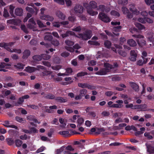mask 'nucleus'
Listing matches in <instances>:
<instances>
[{
  "label": "nucleus",
  "instance_id": "f257e3e1",
  "mask_svg": "<svg viewBox=\"0 0 154 154\" xmlns=\"http://www.w3.org/2000/svg\"><path fill=\"white\" fill-rule=\"evenodd\" d=\"M104 68L101 69L96 73L97 75H106L108 72H110L113 69L112 65L107 63H104Z\"/></svg>",
  "mask_w": 154,
  "mask_h": 154
},
{
  "label": "nucleus",
  "instance_id": "f03ea898",
  "mask_svg": "<svg viewBox=\"0 0 154 154\" xmlns=\"http://www.w3.org/2000/svg\"><path fill=\"white\" fill-rule=\"evenodd\" d=\"M132 36L133 37L137 38V41L138 45L140 47H143L146 45V42L143 39L144 38V36L143 35L140 34H133Z\"/></svg>",
  "mask_w": 154,
  "mask_h": 154
},
{
  "label": "nucleus",
  "instance_id": "7ed1b4c3",
  "mask_svg": "<svg viewBox=\"0 0 154 154\" xmlns=\"http://www.w3.org/2000/svg\"><path fill=\"white\" fill-rule=\"evenodd\" d=\"M92 32L90 30H87L82 33L78 34L80 38L85 40L90 39L92 36Z\"/></svg>",
  "mask_w": 154,
  "mask_h": 154
},
{
  "label": "nucleus",
  "instance_id": "20e7f679",
  "mask_svg": "<svg viewBox=\"0 0 154 154\" xmlns=\"http://www.w3.org/2000/svg\"><path fill=\"white\" fill-rule=\"evenodd\" d=\"M98 17L100 20L105 23L109 22L111 20L106 14L103 12H100L99 13Z\"/></svg>",
  "mask_w": 154,
  "mask_h": 154
},
{
  "label": "nucleus",
  "instance_id": "39448f33",
  "mask_svg": "<svg viewBox=\"0 0 154 154\" xmlns=\"http://www.w3.org/2000/svg\"><path fill=\"white\" fill-rule=\"evenodd\" d=\"M15 43L14 42H11L9 43L5 42L0 43V47L3 48L8 51L10 52L11 50V48L9 46L11 47Z\"/></svg>",
  "mask_w": 154,
  "mask_h": 154
},
{
  "label": "nucleus",
  "instance_id": "423d86ee",
  "mask_svg": "<svg viewBox=\"0 0 154 154\" xmlns=\"http://www.w3.org/2000/svg\"><path fill=\"white\" fill-rule=\"evenodd\" d=\"M78 86L79 87H81L83 88H88V89L92 90L94 89V87L93 86L89 85L87 83H79L78 84Z\"/></svg>",
  "mask_w": 154,
  "mask_h": 154
},
{
  "label": "nucleus",
  "instance_id": "0eeeda50",
  "mask_svg": "<svg viewBox=\"0 0 154 154\" xmlns=\"http://www.w3.org/2000/svg\"><path fill=\"white\" fill-rule=\"evenodd\" d=\"M65 147L63 146L59 149H57L56 150V154H69L70 152L68 150H64Z\"/></svg>",
  "mask_w": 154,
  "mask_h": 154
},
{
  "label": "nucleus",
  "instance_id": "6e6552de",
  "mask_svg": "<svg viewBox=\"0 0 154 154\" xmlns=\"http://www.w3.org/2000/svg\"><path fill=\"white\" fill-rule=\"evenodd\" d=\"M137 56L136 52L134 50H131L130 52V57L129 59L130 60L134 61L136 60Z\"/></svg>",
  "mask_w": 154,
  "mask_h": 154
},
{
  "label": "nucleus",
  "instance_id": "1a4fd4ad",
  "mask_svg": "<svg viewBox=\"0 0 154 154\" xmlns=\"http://www.w3.org/2000/svg\"><path fill=\"white\" fill-rule=\"evenodd\" d=\"M84 10L83 7L80 5H77L75 6L74 10L75 12L76 13L82 14Z\"/></svg>",
  "mask_w": 154,
  "mask_h": 154
},
{
  "label": "nucleus",
  "instance_id": "9d476101",
  "mask_svg": "<svg viewBox=\"0 0 154 154\" xmlns=\"http://www.w3.org/2000/svg\"><path fill=\"white\" fill-rule=\"evenodd\" d=\"M7 22L8 23L17 26L19 25L21 22V21L20 20H16L13 19L7 20Z\"/></svg>",
  "mask_w": 154,
  "mask_h": 154
},
{
  "label": "nucleus",
  "instance_id": "9b49d317",
  "mask_svg": "<svg viewBox=\"0 0 154 154\" xmlns=\"http://www.w3.org/2000/svg\"><path fill=\"white\" fill-rule=\"evenodd\" d=\"M37 68L38 70H39L40 69L44 70L43 72H42L43 75H50L51 73V72L45 70V67L43 66L38 65L37 66Z\"/></svg>",
  "mask_w": 154,
  "mask_h": 154
},
{
  "label": "nucleus",
  "instance_id": "f8f14e48",
  "mask_svg": "<svg viewBox=\"0 0 154 154\" xmlns=\"http://www.w3.org/2000/svg\"><path fill=\"white\" fill-rule=\"evenodd\" d=\"M40 18L42 20H49L52 21L54 20V18L53 17L49 15H43L40 17Z\"/></svg>",
  "mask_w": 154,
  "mask_h": 154
},
{
  "label": "nucleus",
  "instance_id": "ddd939ff",
  "mask_svg": "<svg viewBox=\"0 0 154 154\" xmlns=\"http://www.w3.org/2000/svg\"><path fill=\"white\" fill-rule=\"evenodd\" d=\"M23 10L21 8H17L15 10V14L17 16H21L23 15Z\"/></svg>",
  "mask_w": 154,
  "mask_h": 154
},
{
  "label": "nucleus",
  "instance_id": "4468645a",
  "mask_svg": "<svg viewBox=\"0 0 154 154\" xmlns=\"http://www.w3.org/2000/svg\"><path fill=\"white\" fill-rule=\"evenodd\" d=\"M23 55L22 58L25 59H27L30 54V52L29 50L26 49L23 53Z\"/></svg>",
  "mask_w": 154,
  "mask_h": 154
},
{
  "label": "nucleus",
  "instance_id": "2eb2a0df",
  "mask_svg": "<svg viewBox=\"0 0 154 154\" xmlns=\"http://www.w3.org/2000/svg\"><path fill=\"white\" fill-rule=\"evenodd\" d=\"M147 105L146 104H138L134 106V109H146L147 108Z\"/></svg>",
  "mask_w": 154,
  "mask_h": 154
},
{
  "label": "nucleus",
  "instance_id": "dca6fc26",
  "mask_svg": "<svg viewBox=\"0 0 154 154\" xmlns=\"http://www.w3.org/2000/svg\"><path fill=\"white\" fill-rule=\"evenodd\" d=\"M131 87L135 91H139L138 85L137 84L133 82H130Z\"/></svg>",
  "mask_w": 154,
  "mask_h": 154
},
{
  "label": "nucleus",
  "instance_id": "f3484780",
  "mask_svg": "<svg viewBox=\"0 0 154 154\" xmlns=\"http://www.w3.org/2000/svg\"><path fill=\"white\" fill-rule=\"evenodd\" d=\"M26 71L29 73H32L36 70H38L37 68L35 67L28 66L25 69Z\"/></svg>",
  "mask_w": 154,
  "mask_h": 154
},
{
  "label": "nucleus",
  "instance_id": "a211bd4d",
  "mask_svg": "<svg viewBox=\"0 0 154 154\" xmlns=\"http://www.w3.org/2000/svg\"><path fill=\"white\" fill-rule=\"evenodd\" d=\"M75 34V33L74 32L70 31H67L66 32V33L62 34L61 36L62 38H64L69 35H74Z\"/></svg>",
  "mask_w": 154,
  "mask_h": 154
},
{
  "label": "nucleus",
  "instance_id": "6ab92c4d",
  "mask_svg": "<svg viewBox=\"0 0 154 154\" xmlns=\"http://www.w3.org/2000/svg\"><path fill=\"white\" fill-rule=\"evenodd\" d=\"M55 100L57 102L61 103H65L67 101V99L66 98L60 97H56Z\"/></svg>",
  "mask_w": 154,
  "mask_h": 154
},
{
  "label": "nucleus",
  "instance_id": "aec40b11",
  "mask_svg": "<svg viewBox=\"0 0 154 154\" xmlns=\"http://www.w3.org/2000/svg\"><path fill=\"white\" fill-rule=\"evenodd\" d=\"M127 43L131 47H135L137 45L136 42L133 39L128 40L127 41Z\"/></svg>",
  "mask_w": 154,
  "mask_h": 154
},
{
  "label": "nucleus",
  "instance_id": "412c9836",
  "mask_svg": "<svg viewBox=\"0 0 154 154\" xmlns=\"http://www.w3.org/2000/svg\"><path fill=\"white\" fill-rule=\"evenodd\" d=\"M57 15L59 18L62 20H64L65 19V15L60 11L58 12Z\"/></svg>",
  "mask_w": 154,
  "mask_h": 154
},
{
  "label": "nucleus",
  "instance_id": "4be33fe9",
  "mask_svg": "<svg viewBox=\"0 0 154 154\" xmlns=\"http://www.w3.org/2000/svg\"><path fill=\"white\" fill-rule=\"evenodd\" d=\"M59 134L61 135H63L64 137H70L71 134L69 133V132L66 131H60Z\"/></svg>",
  "mask_w": 154,
  "mask_h": 154
},
{
  "label": "nucleus",
  "instance_id": "5701e85b",
  "mask_svg": "<svg viewBox=\"0 0 154 154\" xmlns=\"http://www.w3.org/2000/svg\"><path fill=\"white\" fill-rule=\"evenodd\" d=\"M87 12L90 15L93 16L95 15L98 14V12L97 11H94L92 8H90L87 11Z\"/></svg>",
  "mask_w": 154,
  "mask_h": 154
},
{
  "label": "nucleus",
  "instance_id": "b1692460",
  "mask_svg": "<svg viewBox=\"0 0 154 154\" xmlns=\"http://www.w3.org/2000/svg\"><path fill=\"white\" fill-rule=\"evenodd\" d=\"M44 98L48 99H53L55 98V96L52 94H49L45 95Z\"/></svg>",
  "mask_w": 154,
  "mask_h": 154
},
{
  "label": "nucleus",
  "instance_id": "393cba45",
  "mask_svg": "<svg viewBox=\"0 0 154 154\" xmlns=\"http://www.w3.org/2000/svg\"><path fill=\"white\" fill-rule=\"evenodd\" d=\"M88 43L91 45L96 46H99L100 45V43L97 41L89 40L88 41Z\"/></svg>",
  "mask_w": 154,
  "mask_h": 154
},
{
  "label": "nucleus",
  "instance_id": "a878e982",
  "mask_svg": "<svg viewBox=\"0 0 154 154\" xmlns=\"http://www.w3.org/2000/svg\"><path fill=\"white\" fill-rule=\"evenodd\" d=\"M129 30L132 33H134V34H139V31H140V30L137 29L135 28H130L129 29Z\"/></svg>",
  "mask_w": 154,
  "mask_h": 154
},
{
  "label": "nucleus",
  "instance_id": "bb28decb",
  "mask_svg": "<svg viewBox=\"0 0 154 154\" xmlns=\"http://www.w3.org/2000/svg\"><path fill=\"white\" fill-rule=\"evenodd\" d=\"M14 66L18 69H23L24 68V65L20 63H18L16 65H14Z\"/></svg>",
  "mask_w": 154,
  "mask_h": 154
},
{
  "label": "nucleus",
  "instance_id": "cd10ccee",
  "mask_svg": "<svg viewBox=\"0 0 154 154\" xmlns=\"http://www.w3.org/2000/svg\"><path fill=\"white\" fill-rule=\"evenodd\" d=\"M16 146L18 147H20L23 141L19 139H16L15 141Z\"/></svg>",
  "mask_w": 154,
  "mask_h": 154
},
{
  "label": "nucleus",
  "instance_id": "c85d7f7f",
  "mask_svg": "<svg viewBox=\"0 0 154 154\" xmlns=\"http://www.w3.org/2000/svg\"><path fill=\"white\" fill-rule=\"evenodd\" d=\"M104 45L106 48H109L111 46V43L110 41L106 40L104 42Z\"/></svg>",
  "mask_w": 154,
  "mask_h": 154
},
{
  "label": "nucleus",
  "instance_id": "c756f323",
  "mask_svg": "<svg viewBox=\"0 0 154 154\" xmlns=\"http://www.w3.org/2000/svg\"><path fill=\"white\" fill-rule=\"evenodd\" d=\"M147 151L150 153H154V147L149 145L147 146Z\"/></svg>",
  "mask_w": 154,
  "mask_h": 154
},
{
  "label": "nucleus",
  "instance_id": "7c9ffc66",
  "mask_svg": "<svg viewBox=\"0 0 154 154\" xmlns=\"http://www.w3.org/2000/svg\"><path fill=\"white\" fill-rule=\"evenodd\" d=\"M91 8H97V3L94 1H91L89 3Z\"/></svg>",
  "mask_w": 154,
  "mask_h": 154
},
{
  "label": "nucleus",
  "instance_id": "2f4dec72",
  "mask_svg": "<svg viewBox=\"0 0 154 154\" xmlns=\"http://www.w3.org/2000/svg\"><path fill=\"white\" fill-rule=\"evenodd\" d=\"M11 66V64H7L5 63L4 62H2L0 64V69L5 68H7V66Z\"/></svg>",
  "mask_w": 154,
  "mask_h": 154
},
{
  "label": "nucleus",
  "instance_id": "473e14b6",
  "mask_svg": "<svg viewBox=\"0 0 154 154\" xmlns=\"http://www.w3.org/2000/svg\"><path fill=\"white\" fill-rule=\"evenodd\" d=\"M32 58L35 61H40L42 60L41 55H34L32 57Z\"/></svg>",
  "mask_w": 154,
  "mask_h": 154
},
{
  "label": "nucleus",
  "instance_id": "72a5a7b5",
  "mask_svg": "<svg viewBox=\"0 0 154 154\" xmlns=\"http://www.w3.org/2000/svg\"><path fill=\"white\" fill-rule=\"evenodd\" d=\"M41 55L42 59L44 60H48L51 58V56L47 54H42Z\"/></svg>",
  "mask_w": 154,
  "mask_h": 154
},
{
  "label": "nucleus",
  "instance_id": "f704fd0d",
  "mask_svg": "<svg viewBox=\"0 0 154 154\" xmlns=\"http://www.w3.org/2000/svg\"><path fill=\"white\" fill-rule=\"evenodd\" d=\"M6 140L8 143V144L9 145H13L14 143V140L11 138H8L6 139Z\"/></svg>",
  "mask_w": 154,
  "mask_h": 154
},
{
  "label": "nucleus",
  "instance_id": "c9c22d12",
  "mask_svg": "<svg viewBox=\"0 0 154 154\" xmlns=\"http://www.w3.org/2000/svg\"><path fill=\"white\" fill-rule=\"evenodd\" d=\"M87 91L86 89H82L79 91V95L81 97H83L86 94Z\"/></svg>",
  "mask_w": 154,
  "mask_h": 154
},
{
  "label": "nucleus",
  "instance_id": "e433bc0d",
  "mask_svg": "<svg viewBox=\"0 0 154 154\" xmlns=\"http://www.w3.org/2000/svg\"><path fill=\"white\" fill-rule=\"evenodd\" d=\"M119 54L123 57H125L127 55V53L121 49H119L117 51Z\"/></svg>",
  "mask_w": 154,
  "mask_h": 154
},
{
  "label": "nucleus",
  "instance_id": "4c0bfd02",
  "mask_svg": "<svg viewBox=\"0 0 154 154\" xmlns=\"http://www.w3.org/2000/svg\"><path fill=\"white\" fill-rule=\"evenodd\" d=\"M27 119H28L34 122L35 123L37 122L38 121L36 119L34 118V116H29L27 117Z\"/></svg>",
  "mask_w": 154,
  "mask_h": 154
},
{
  "label": "nucleus",
  "instance_id": "58836bf2",
  "mask_svg": "<svg viewBox=\"0 0 154 154\" xmlns=\"http://www.w3.org/2000/svg\"><path fill=\"white\" fill-rule=\"evenodd\" d=\"M37 23L38 25V26L41 28L45 27H46V25H44L43 23L39 20H37Z\"/></svg>",
  "mask_w": 154,
  "mask_h": 154
},
{
  "label": "nucleus",
  "instance_id": "ea45409f",
  "mask_svg": "<svg viewBox=\"0 0 154 154\" xmlns=\"http://www.w3.org/2000/svg\"><path fill=\"white\" fill-rule=\"evenodd\" d=\"M106 6L104 5H100L98 6L97 10H100L101 12L103 13L105 11Z\"/></svg>",
  "mask_w": 154,
  "mask_h": 154
},
{
  "label": "nucleus",
  "instance_id": "a19ab883",
  "mask_svg": "<svg viewBox=\"0 0 154 154\" xmlns=\"http://www.w3.org/2000/svg\"><path fill=\"white\" fill-rule=\"evenodd\" d=\"M111 15L115 17H119L120 16V14L119 13L115 10L112 11L111 12Z\"/></svg>",
  "mask_w": 154,
  "mask_h": 154
},
{
  "label": "nucleus",
  "instance_id": "79ce46f5",
  "mask_svg": "<svg viewBox=\"0 0 154 154\" xmlns=\"http://www.w3.org/2000/svg\"><path fill=\"white\" fill-rule=\"evenodd\" d=\"M128 3V0H118V3L123 5H125Z\"/></svg>",
  "mask_w": 154,
  "mask_h": 154
},
{
  "label": "nucleus",
  "instance_id": "37998d69",
  "mask_svg": "<svg viewBox=\"0 0 154 154\" xmlns=\"http://www.w3.org/2000/svg\"><path fill=\"white\" fill-rule=\"evenodd\" d=\"M135 26L138 28L139 30H140L144 28V26L143 25L139 23H136Z\"/></svg>",
  "mask_w": 154,
  "mask_h": 154
},
{
  "label": "nucleus",
  "instance_id": "c03bdc74",
  "mask_svg": "<svg viewBox=\"0 0 154 154\" xmlns=\"http://www.w3.org/2000/svg\"><path fill=\"white\" fill-rule=\"evenodd\" d=\"M21 29L26 33H28V31L24 25H21L20 26Z\"/></svg>",
  "mask_w": 154,
  "mask_h": 154
},
{
  "label": "nucleus",
  "instance_id": "a18cd8bd",
  "mask_svg": "<svg viewBox=\"0 0 154 154\" xmlns=\"http://www.w3.org/2000/svg\"><path fill=\"white\" fill-rule=\"evenodd\" d=\"M10 52H15L18 54H20L21 53V50L20 49H17L15 48L13 49L12 50H10Z\"/></svg>",
  "mask_w": 154,
  "mask_h": 154
},
{
  "label": "nucleus",
  "instance_id": "49530a36",
  "mask_svg": "<svg viewBox=\"0 0 154 154\" xmlns=\"http://www.w3.org/2000/svg\"><path fill=\"white\" fill-rule=\"evenodd\" d=\"M88 74L87 72H79L77 74L76 76L77 77H81L82 76H84L85 75H87Z\"/></svg>",
  "mask_w": 154,
  "mask_h": 154
},
{
  "label": "nucleus",
  "instance_id": "de8ad7c7",
  "mask_svg": "<svg viewBox=\"0 0 154 154\" xmlns=\"http://www.w3.org/2000/svg\"><path fill=\"white\" fill-rule=\"evenodd\" d=\"M65 43L67 45L69 46H72L74 44L73 42L69 40H66L65 41Z\"/></svg>",
  "mask_w": 154,
  "mask_h": 154
},
{
  "label": "nucleus",
  "instance_id": "09e8293b",
  "mask_svg": "<svg viewBox=\"0 0 154 154\" xmlns=\"http://www.w3.org/2000/svg\"><path fill=\"white\" fill-rule=\"evenodd\" d=\"M53 38V36L51 35H46L44 37L45 40L51 41Z\"/></svg>",
  "mask_w": 154,
  "mask_h": 154
},
{
  "label": "nucleus",
  "instance_id": "8fccbe9b",
  "mask_svg": "<svg viewBox=\"0 0 154 154\" xmlns=\"http://www.w3.org/2000/svg\"><path fill=\"white\" fill-rule=\"evenodd\" d=\"M26 9L27 11L31 14H32L34 13L35 11L34 9L32 8L27 7L26 8Z\"/></svg>",
  "mask_w": 154,
  "mask_h": 154
},
{
  "label": "nucleus",
  "instance_id": "3c124183",
  "mask_svg": "<svg viewBox=\"0 0 154 154\" xmlns=\"http://www.w3.org/2000/svg\"><path fill=\"white\" fill-rule=\"evenodd\" d=\"M30 131L31 132V134L32 133H37L38 132V130L36 129L35 128L32 127L30 128Z\"/></svg>",
  "mask_w": 154,
  "mask_h": 154
},
{
  "label": "nucleus",
  "instance_id": "603ef678",
  "mask_svg": "<svg viewBox=\"0 0 154 154\" xmlns=\"http://www.w3.org/2000/svg\"><path fill=\"white\" fill-rule=\"evenodd\" d=\"M51 44L55 46H57L59 44V41L57 40H54L51 42Z\"/></svg>",
  "mask_w": 154,
  "mask_h": 154
},
{
  "label": "nucleus",
  "instance_id": "864d4df0",
  "mask_svg": "<svg viewBox=\"0 0 154 154\" xmlns=\"http://www.w3.org/2000/svg\"><path fill=\"white\" fill-rule=\"evenodd\" d=\"M45 149V148L43 146L38 149L36 151V153H39V152H43Z\"/></svg>",
  "mask_w": 154,
  "mask_h": 154
},
{
  "label": "nucleus",
  "instance_id": "5fc2aeb1",
  "mask_svg": "<svg viewBox=\"0 0 154 154\" xmlns=\"http://www.w3.org/2000/svg\"><path fill=\"white\" fill-rule=\"evenodd\" d=\"M81 27L80 26H79L76 27H74L72 29L73 31L75 32H80L81 30Z\"/></svg>",
  "mask_w": 154,
  "mask_h": 154
},
{
  "label": "nucleus",
  "instance_id": "6e6d98bb",
  "mask_svg": "<svg viewBox=\"0 0 154 154\" xmlns=\"http://www.w3.org/2000/svg\"><path fill=\"white\" fill-rule=\"evenodd\" d=\"M15 119L17 122L20 123L22 122L25 120L23 118H21L19 116H16Z\"/></svg>",
  "mask_w": 154,
  "mask_h": 154
},
{
  "label": "nucleus",
  "instance_id": "4d7b16f0",
  "mask_svg": "<svg viewBox=\"0 0 154 154\" xmlns=\"http://www.w3.org/2000/svg\"><path fill=\"white\" fill-rule=\"evenodd\" d=\"M122 11L124 14H126L127 13H128L129 11L128 9L125 7H122Z\"/></svg>",
  "mask_w": 154,
  "mask_h": 154
},
{
  "label": "nucleus",
  "instance_id": "13d9d810",
  "mask_svg": "<svg viewBox=\"0 0 154 154\" xmlns=\"http://www.w3.org/2000/svg\"><path fill=\"white\" fill-rule=\"evenodd\" d=\"M70 54L69 53L65 51L61 54L60 55L62 57H68Z\"/></svg>",
  "mask_w": 154,
  "mask_h": 154
},
{
  "label": "nucleus",
  "instance_id": "bf43d9fd",
  "mask_svg": "<svg viewBox=\"0 0 154 154\" xmlns=\"http://www.w3.org/2000/svg\"><path fill=\"white\" fill-rule=\"evenodd\" d=\"M145 17H143V18L140 17L138 20V21L142 23H145Z\"/></svg>",
  "mask_w": 154,
  "mask_h": 154
},
{
  "label": "nucleus",
  "instance_id": "052dcab7",
  "mask_svg": "<svg viewBox=\"0 0 154 154\" xmlns=\"http://www.w3.org/2000/svg\"><path fill=\"white\" fill-rule=\"evenodd\" d=\"M123 105L122 104H113L112 106V108H120L122 107Z\"/></svg>",
  "mask_w": 154,
  "mask_h": 154
},
{
  "label": "nucleus",
  "instance_id": "680f3d73",
  "mask_svg": "<svg viewBox=\"0 0 154 154\" xmlns=\"http://www.w3.org/2000/svg\"><path fill=\"white\" fill-rule=\"evenodd\" d=\"M54 2L61 5H63L65 2L64 0H54Z\"/></svg>",
  "mask_w": 154,
  "mask_h": 154
},
{
  "label": "nucleus",
  "instance_id": "e2e57ef3",
  "mask_svg": "<svg viewBox=\"0 0 154 154\" xmlns=\"http://www.w3.org/2000/svg\"><path fill=\"white\" fill-rule=\"evenodd\" d=\"M53 24V26L55 27L59 28L60 26V22H54Z\"/></svg>",
  "mask_w": 154,
  "mask_h": 154
},
{
  "label": "nucleus",
  "instance_id": "0e129e2a",
  "mask_svg": "<svg viewBox=\"0 0 154 154\" xmlns=\"http://www.w3.org/2000/svg\"><path fill=\"white\" fill-rule=\"evenodd\" d=\"M61 68V66L60 65H57L55 66H52L51 67L52 69L54 70H58Z\"/></svg>",
  "mask_w": 154,
  "mask_h": 154
},
{
  "label": "nucleus",
  "instance_id": "69168bd1",
  "mask_svg": "<svg viewBox=\"0 0 154 154\" xmlns=\"http://www.w3.org/2000/svg\"><path fill=\"white\" fill-rule=\"evenodd\" d=\"M145 23L147 22L149 23H153V20L152 19L145 17Z\"/></svg>",
  "mask_w": 154,
  "mask_h": 154
},
{
  "label": "nucleus",
  "instance_id": "338daca9",
  "mask_svg": "<svg viewBox=\"0 0 154 154\" xmlns=\"http://www.w3.org/2000/svg\"><path fill=\"white\" fill-rule=\"evenodd\" d=\"M27 106L28 107L32 109H36L38 108V106H36L35 105L32 104V105H27Z\"/></svg>",
  "mask_w": 154,
  "mask_h": 154
},
{
  "label": "nucleus",
  "instance_id": "774afa93",
  "mask_svg": "<svg viewBox=\"0 0 154 154\" xmlns=\"http://www.w3.org/2000/svg\"><path fill=\"white\" fill-rule=\"evenodd\" d=\"M48 106H45V108L46 109H45V112L48 113H52L53 112V111L52 109H48Z\"/></svg>",
  "mask_w": 154,
  "mask_h": 154
}]
</instances>
